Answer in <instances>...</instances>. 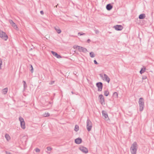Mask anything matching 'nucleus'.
Listing matches in <instances>:
<instances>
[{
	"label": "nucleus",
	"mask_w": 154,
	"mask_h": 154,
	"mask_svg": "<svg viewBox=\"0 0 154 154\" xmlns=\"http://www.w3.org/2000/svg\"><path fill=\"white\" fill-rule=\"evenodd\" d=\"M138 148V145L136 142H134L130 148L131 154H136Z\"/></svg>",
	"instance_id": "nucleus-1"
},
{
	"label": "nucleus",
	"mask_w": 154,
	"mask_h": 154,
	"mask_svg": "<svg viewBox=\"0 0 154 154\" xmlns=\"http://www.w3.org/2000/svg\"><path fill=\"white\" fill-rule=\"evenodd\" d=\"M139 104L140 106V110L142 111L143 110L144 106V99L143 98L140 97V98L139 100Z\"/></svg>",
	"instance_id": "nucleus-2"
},
{
	"label": "nucleus",
	"mask_w": 154,
	"mask_h": 154,
	"mask_svg": "<svg viewBox=\"0 0 154 154\" xmlns=\"http://www.w3.org/2000/svg\"><path fill=\"white\" fill-rule=\"evenodd\" d=\"M86 127L87 130L89 131H91L92 127V124L91 120L88 119L86 122Z\"/></svg>",
	"instance_id": "nucleus-3"
},
{
	"label": "nucleus",
	"mask_w": 154,
	"mask_h": 154,
	"mask_svg": "<svg viewBox=\"0 0 154 154\" xmlns=\"http://www.w3.org/2000/svg\"><path fill=\"white\" fill-rule=\"evenodd\" d=\"M0 37L6 41L8 38V36L4 32L0 31Z\"/></svg>",
	"instance_id": "nucleus-4"
},
{
	"label": "nucleus",
	"mask_w": 154,
	"mask_h": 154,
	"mask_svg": "<svg viewBox=\"0 0 154 154\" xmlns=\"http://www.w3.org/2000/svg\"><path fill=\"white\" fill-rule=\"evenodd\" d=\"M100 75L103 80L107 82L108 83L109 82L110 79L106 74H104L103 75L102 74H100Z\"/></svg>",
	"instance_id": "nucleus-5"
},
{
	"label": "nucleus",
	"mask_w": 154,
	"mask_h": 154,
	"mask_svg": "<svg viewBox=\"0 0 154 154\" xmlns=\"http://www.w3.org/2000/svg\"><path fill=\"white\" fill-rule=\"evenodd\" d=\"M19 119L20 122L21 127L22 128L24 129L26 127L25 125V122L24 119L21 117H20Z\"/></svg>",
	"instance_id": "nucleus-6"
},
{
	"label": "nucleus",
	"mask_w": 154,
	"mask_h": 154,
	"mask_svg": "<svg viewBox=\"0 0 154 154\" xmlns=\"http://www.w3.org/2000/svg\"><path fill=\"white\" fill-rule=\"evenodd\" d=\"M98 98L99 102L102 104H105V100L103 95L102 94H100L99 95Z\"/></svg>",
	"instance_id": "nucleus-7"
},
{
	"label": "nucleus",
	"mask_w": 154,
	"mask_h": 154,
	"mask_svg": "<svg viewBox=\"0 0 154 154\" xmlns=\"http://www.w3.org/2000/svg\"><path fill=\"white\" fill-rule=\"evenodd\" d=\"M96 85L98 88V91H101L103 86V83L101 82H98L96 83Z\"/></svg>",
	"instance_id": "nucleus-8"
},
{
	"label": "nucleus",
	"mask_w": 154,
	"mask_h": 154,
	"mask_svg": "<svg viewBox=\"0 0 154 154\" xmlns=\"http://www.w3.org/2000/svg\"><path fill=\"white\" fill-rule=\"evenodd\" d=\"M115 29L117 31L121 30L123 29V27L121 25H116L114 26Z\"/></svg>",
	"instance_id": "nucleus-9"
},
{
	"label": "nucleus",
	"mask_w": 154,
	"mask_h": 154,
	"mask_svg": "<svg viewBox=\"0 0 154 154\" xmlns=\"http://www.w3.org/2000/svg\"><path fill=\"white\" fill-rule=\"evenodd\" d=\"M79 149L81 151L85 153H87L88 152V149L85 147L83 146H81L79 147Z\"/></svg>",
	"instance_id": "nucleus-10"
},
{
	"label": "nucleus",
	"mask_w": 154,
	"mask_h": 154,
	"mask_svg": "<svg viewBox=\"0 0 154 154\" xmlns=\"http://www.w3.org/2000/svg\"><path fill=\"white\" fill-rule=\"evenodd\" d=\"M52 54L55 57L57 58H61V57L60 55H59L57 53L54 51H51V52Z\"/></svg>",
	"instance_id": "nucleus-11"
},
{
	"label": "nucleus",
	"mask_w": 154,
	"mask_h": 154,
	"mask_svg": "<svg viewBox=\"0 0 154 154\" xmlns=\"http://www.w3.org/2000/svg\"><path fill=\"white\" fill-rule=\"evenodd\" d=\"M82 142L81 138H78L75 139V143L77 144H80Z\"/></svg>",
	"instance_id": "nucleus-12"
},
{
	"label": "nucleus",
	"mask_w": 154,
	"mask_h": 154,
	"mask_svg": "<svg viewBox=\"0 0 154 154\" xmlns=\"http://www.w3.org/2000/svg\"><path fill=\"white\" fill-rule=\"evenodd\" d=\"M112 7V6L110 4H107L106 7V9L108 11H110L111 10Z\"/></svg>",
	"instance_id": "nucleus-13"
},
{
	"label": "nucleus",
	"mask_w": 154,
	"mask_h": 154,
	"mask_svg": "<svg viewBox=\"0 0 154 154\" xmlns=\"http://www.w3.org/2000/svg\"><path fill=\"white\" fill-rule=\"evenodd\" d=\"M103 116L106 119L108 117V116L107 113L104 111H103L102 112Z\"/></svg>",
	"instance_id": "nucleus-14"
},
{
	"label": "nucleus",
	"mask_w": 154,
	"mask_h": 154,
	"mask_svg": "<svg viewBox=\"0 0 154 154\" xmlns=\"http://www.w3.org/2000/svg\"><path fill=\"white\" fill-rule=\"evenodd\" d=\"M146 17L145 15L144 14H140L139 16V18L140 19H143Z\"/></svg>",
	"instance_id": "nucleus-15"
},
{
	"label": "nucleus",
	"mask_w": 154,
	"mask_h": 154,
	"mask_svg": "<svg viewBox=\"0 0 154 154\" xmlns=\"http://www.w3.org/2000/svg\"><path fill=\"white\" fill-rule=\"evenodd\" d=\"M8 91V88H6L2 90V93L3 94H5L7 93Z\"/></svg>",
	"instance_id": "nucleus-16"
},
{
	"label": "nucleus",
	"mask_w": 154,
	"mask_h": 154,
	"mask_svg": "<svg viewBox=\"0 0 154 154\" xmlns=\"http://www.w3.org/2000/svg\"><path fill=\"white\" fill-rule=\"evenodd\" d=\"M87 51V50L86 48L82 47L81 48V50L80 51V52H82L84 53H86Z\"/></svg>",
	"instance_id": "nucleus-17"
},
{
	"label": "nucleus",
	"mask_w": 154,
	"mask_h": 154,
	"mask_svg": "<svg viewBox=\"0 0 154 154\" xmlns=\"http://www.w3.org/2000/svg\"><path fill=\"white\" fill-rule=\"evenodd\" d=\"M5 137L8 141L10 139V137L9 135L8 134H5Z\"/></svg>",
	"instance_id": "nucleus-18"
},
{
	"label": "nucleus",
	"mask_w": 154,
	"mask_h": 154,
	"mask_svg": "<svg viewBox=\"0 0 154 154\" xmlns=\"http://www.w3.org/2000/svg\"><path fill=\"white\" fill-rule=\"evenodd\" d=\"M55 29L56 30L57 32L58 33H60L61 32V30L58 28L55 27Z\"/></svg>",
	"instance_id": "nucleus-19"
},
{
	"label": "nucleus",
	"mask_w": 154,
	"mask_h": 154,
	"mask_svg": "<svg viewBox=\"0 0 154 154\" xmlns=\"http://www.w3.org/2000/svg\"><path fill=\"white\" fill-rule=\"evenodd\" d=\"M146 69L145 68H142L141 70H140V72L141 74H142L145 72Z\"/></svg>",
	"instance_id": "nucleus-20"
},
{
	"label": "nucleus",
	"mask_w": 154,
	"mask_h": 154,
	"mask_svg": "<svg viewBox=\"0 0 154 154\" xmlns=\"http://www.w3.org/2000/svg\"><path fill=\"white\" fill-rule=\"evenodd\" d=\"M104 95L107 96L109 94V91L108 90L105 91L104 92Z\"/></svg>",
	"instance_id": "nucleus-21"
},
{
	"label": "nucleus",
	"mask_w": 154,
	"mask_h": 154,
	"mask_svg": "<svg viewBox=\"0 0 154 154\" xmlns=\"http://www.w3.org/2000/svg\"><path fill=\"white\" fill-rule=\"evenodd\" d=\"M11 26L14 28V29H17L18 28L16 24L15 23H13V24H12Z\"/></svg>",
	"instance_id": "nucleus-22"
},
{
	"label": "nucleus",
	"mask_w": 154,
	"mask_h": 154,
	"mask_svg": "<svg viewBox=\"0 0 154 154\" xmlns=\"http://www.w3.org/2000/svg\"><path fill=\"white\" fill-rule=\"evenodd\" d=\"M90 55L91 57L93 58L95 57L94 54L93 52H91L90 53Z\"/></svg>",
	"instance_id": "nucleus-23"
},
{
	"label": "nucleus",
	"mask_w": 154,
	"mask_h": 154,
	"mask_svg": "<svg viewBox=\"0 0 154 154\" xmlns=\"http://www.w3.org/2000/svg\"><path fill=\"white\" fill-rule=\"evenodd\" d=\"M43 116L45 117H47L50 116V114L48 112L47 113H45L43 114Z\"/></svg>",
	"instance_id": "nucleus-24"
},
{
	"label": "nucleus",
	"mask_w": 154,
	"mask_h": 154,
	"mask_svg": "<svg viewBox=\"0 0 154 154\" xmlns=\"http://www.w3.org/2000/svg\"><path fill=\"white\" fill-rule=\"evenodd\" d=\"M75 131H77L79 130V126L77 125H76L75 126Z\"/></svg>",
	"instance_id": "nucleus-25"
},
{
	"label": "nucleus",
	"mask_w": 154,
	"mask_h": 154,
	"mask_svg": "<svg viewBox=\"0 0 154 154\" xmlns=\"http://www.w3.org/2000/svg\"><path fill=\"white\" fill-rule=\"evenodd\" d=\"M23 87L24 88H26L27 87V85L26 84V82L24 81H23Z\"/></svg>",
	"instance_id": "nucleus-26"
},
{
	"label": "nucleus",
	"mask_w": 154,
	"mask_h": 154,
	"mask_svg": "<svg viewBox=\"0 0 154 154\" xmlns=\"http://www.w3.org/2000/svg\"><path fill=\"white\" fill-rule=\"evenodd\" d=\"M118 94L116 92H115L113 94V96L114 97H117L118 96Z\"/></svg>",
	"instance_id": "nucleus-27"
},
{
	"label": "nucleus",
	"mask_w": 154,
	"mask_h": 154,
	"mask_svg": "<svg viewBox=\"0 0 154 154\" xmlns=\"http://www.w3.org/2000/svg\"><path fill=\"white\" fill-rule=\"evenodd\" d=\"M30 68H31V69L30 70L31 72L32 73L33 72V69L32 66V65H30Z\"/></svg>",
	"instance_id": "nucleus-28"
},
{
	"label": "nucleus",
	"mask_w": 154,
	"mask_h": 154,
	"mask_svg": "<svg viewBox=\"0 0 154 154\" xmlns=\"http://www.w3.org/2000/svg\"><path fill=\"white\" fill-rule=\"evenodd\" d=\"M85 34L82 32H79L78 33V35H85Z\"/></svg>",
	"instance_id": "nucleus-29"
},
{
	"label": "nucleus",
	"mask_w": 154,
	"mask_h": 154,
	"mask_svg": "<svg viewBox=\"0 0 154 154\" xmlns=\"http://www.w3.org/2000/svg\"><path fill=\"white\" fill-rule=\"evenodd\" d=\"M52 148H51L50 147H48L47 148V150H48V151H51V150H52Z\"/></svg>",
	"instance_id": "nucleus-30"
},
{
	"label": "nucleus",
	"mask_w": 154,
	"mask_h": 154,
	"mask_svg": "<svg viewBox=\"0 0 154 154\" xmlns=\"http://www.w3.org/2000/svg\"><path fill=\"white\" fill-rule=\"evenodd\" d=\"M35 151L37 152H39L40 151V149L38 148H36L35 149Z\"/></svg>",
	"instance_id": "nucleus-31"
},
{
	"label": "nucleus",
	"mask_w": 154,
	"mask_h": 154,
	"mask_svg": "<svg viewBox=\"0 0 154 154\" xmlns=\"http://www.w3.org/2000/svg\"><path fill=\"white\" fill-rule=\"evenodd\" d=\"M9 22L11 25H12V24H13V23H14V22L13 21V20H9Z\"/></svg>",
	"instance_id": "nucleus-32"
},
{
	"label": "nucleus",
	"mask_w": 154,
	"mask_h": 154,
	"mask_svg": "<svg viewBox=\"0 0 154 154\" xmlns=\"http://www.w3.org/2000/svg\"><path fill=\"white\" fill-rule=\"evenodd\" d=\"M94 32L96 34H98L99 33V31L98 29H95Z\"/></svg>",
	"instance_id": "nucleus-33"
},
{
	"label": "nucleus",
	"mask_w": 154,
	"mask_h": 154,
	"mask_svg": "<svg viewBox=\"0 0 154 154\" xmlns=\"http://www.w3.org/2000/svg\"><path fill=\"white\" fill-rule=\"evenodd\" d=\"M2 64V61L1 59L0 58V69H1V65Z\"/></svg>",
	"instance_id": "nucleus-34"
},
{
	"label": "nucleus",
	"mask_w": 154,
	"mask_h": 154,
	"mask_svg": "<svg viewBox=\"0 0 154 154\" xmlns=\"http://www.w3.org/2000/svg\"><path fill=\"white\" fill-rule=\"evenodd\" d=\"M77 47L78 48L77 49L79 51H80L81 50V48H82V47L79 46H77Z\"/></svg>",
	"instance_id": "nucleus-35"
},
{
	"label": "nucleus",
	"mask_w": 154,
	"mask_h": 154,
	"mask_svg": "<svg viewBox=\"0 0 154 154\" xmlns=\"http://www.w3.org/2000/svg\"><path fill=\"white\" fill-rule=\"evenodd\" d=\"M146 78H147V77H146V76H143L142 77V79L143 80H144V79H146Z\"/></svg>",
	"instance_id": "nucleus-36"
},
{
	"label": "nucleus",
	"mask_w": 154,
	"mask_h": 154,
	"mask_svg": "<svg viewBox=\"0 0 154 154\" xmlns=\"http://www.w3.org/2000/svg\"><path fill=\"white\" fill-rule=\"evenodd\" d=\"M94 63L95 64H97V65L98 64V63L97 62V61L96 60H94Z\"/></svg>",
	"instance_id": "nucleus-37"
},
{
	"label": "nucleus",
	"mask_w": 154,
	"mask_h": 154,
	"mask_svg": "<svg viewBox=\"0 0 154 154\" xmlns=\"http://www.w3.org/2000/svg\"><path fill=\"white\" fill-rule=\"evenodd\" d=\"M77 46H79L78 45H75L74 46H73V48L74 49L75 48H76V49H77L78 48L77 47Z\"/></svg>",
	"instance_id": "nucleus-38"
},
{
	"label": "nucleus",
	"mask_w": 154,
	"mask_h": 154,
	"mask_svg": "<svg viewBox=\"0 0 154 154\" xmlns=\"http://www.w3.org/2000/svg\"><path fill=\"white\" fill-rule=\"evenodd\" d=\"M54 82V81H52L50 83H49V84L50 85H52Z\"/></svg>",
	"instance_id": "nucleus-39"
},
{
	"label": "nucleus",
	"mask_w": 154,
	"mask_h": 154,
	"mask_svg": "<svg viewBox=\"0 0 154 154\" xmlns=\"http://www.w3.org/2000/svg\"><path fill=\"white\" fill-rule=\"evenodd\" d=\"M40 13L42 15H43L44 14V13L43 11H40Z\"/></svg>",
	"instance_id": "nucleus-40"
},
{
	"label": "nucleus",
	"mask_w": 154,
	"mask_h": 154,
	"mask_svg": "<svg viewBox=\"0 0 154 154\" xmlns=\"http://www.w3.org/2000/svg\"><path fill=\"white\" fill-rule=\"evenodd\" d=\"M6 154H11V153L10 152H8L6 151H5Z\"/></svg>",
	"instance_id": "nucleus-41"
},
{
	"label": "nucleus",
	"mask_w": 154,
	"mask_h": 154,
	"mask_svg": "<svg viewBox=\"0 0 154 154\" xmlns=\"http://www.w3.org/2000/svg\"><path fill=\"white\" fill-rule=\"evenodd\" d=\"M91 42V40L90 39H88L87 41V42L89 43Z\"/></svg>",
	"instance_id": "nucleus-42"
},
{
	"label": "nucleus",
	"mask_w": 154,
	"mask_h": 154,
	"mask_svg": "<svg viewBox=\"0 0 154 154\" xmlns=\"http://www.w3.org/2000/svg\"><path fill=\"white\" fill-rule=\"evenodd\" d=\"M71 93H72V94H74V92H73V91H72V92H71Z\"/></svg>",
	"instance_id": "nucleus-43"
},
{
	"label": "nucleus",
	"mask_w": 154,
	"mask_h": 154,
	"mask_svg": "<svg viewBox=\"0 0 154 154\" xmlns=\"http://www.w3.org/2000/svg\"><path fill=\"white\" fill-rule=\"evenodd\" d=\"M58 5V4H57V5H56V8H57V6Z\"/></svg>",
	"instance_id": "nucleus-44"
},
{
	"label": "nucleus",
	"mask_w": 154,
	"mask_h": 154,
	"mask_svg": "<svg viewBox=\"0 0 154 154\" xmlns=\"http://www.w3.org/2000/svg\"><path fill=\"white\" fill-rule=\"evenodd\" d=\"M49 103L50 104H51V103L50 102H49Z\"/></svg>",
	"instance_id": "nucleus-45"
},
{
	"label": "nucleus",
	"mask_w": 154,
	"mask_h": 154,
	"mask_svg": "<svg viewBox=\"0 0 154 154\" xmlns=\"http://www.w3.org/2000/svg\"><path fill=\"white\" fill-rule=\"evenodd\" d=\"M48 153L49 154H50V152H48Z\"/></svg>",
	"instance_id": "nucleus-46"
}]
</instances>
